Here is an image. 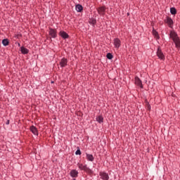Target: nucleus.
<instances>
[{
	"mask_svg": "<svg viewBox=\"0 0 180 180\" xmlns=\"http://www.w3.org/2000/svg\"><path fill=\"white\" fill-rule=\"evenodd\" d=\"M77 167L80 171H85L89 175H92L94 174V171L91 169L86 165H83L82 163H78Z\"/></svg>",
	"mask_w": 180,
	"mask_h": 180,
	"instance_id": "f257e3e1",
	"label": "nucleus"
},
{
	"mask_svg": "<svg viewBox=\"0 0 180 180\" xmlns=\"http://www.w3.org/2000/svg\"><path fill=\"white\" fill-rule=\"evenodd\" d=\"M97 12L98 15H101V16H105V14L106 13V7L105 6H101L97 8Z\"/></svg>",
	"mask_w": 180,
	"mask_h": 180,
	"instance_id": "f03ea898",
	"label": "nucleus"
},
{
	"mask_svg": "<svg viewBox=\"0 0 180 180\" xmlns=\"http://www.w3.org/2000/svg\"><path fill=\"white\" fill-rule=\"evenodd\" d=\"M157 56L160 60H162L164 61L165 60V56H164V53H162V51L161 50V48L158 47L157 51Z\"/></svg>",
	"mask_w": 180,
	"mask_h": 180,
	"instance_id": "7ed1b4c3",
	"label": "nucleus"
},
{
	"mask_svg": "<svg viewBox=\"0 0 180 180\" xmlns=\"http://www.w3.org/2000/svg\"><path fill=\"white\" fill-rule=\"evenodd\" d=\"M165 23L167 24V25L169 26V27H170L171 29H172V26H174V20H172V18H171V17L167 16L166 18V20H165Z\"/></svg>",
	"mask_w": 180,
	"mask_h": 180,
	"instance_id": "20e7f679",
	"label": "nucleus"
},
{
	"mask_svg": "<svg viewBox=\"0 0 180 180\" xmlns=\"http://www.w3.org/2000/svg\"><path fill=\"white\" fill-rule=\"evenodd\" d=\"M49 33L52 39H56L57 37V30L49 27Z\"/></svg>",
	"mask_w": 180,
	"mask_h": 180,
	"instance_id": "39448f33",
	"label": "nucleus"
},
{
	"mask_svg": "<svg viewBox=\"0 0 180 180\" xmlns=\"http://www.w3.org/2000/svg\"><path fill=\"white\" fill-rule=\"evenodd\" d=\"M99 175L101 176V179L103 180H109V174L105 172H100Z\"/></svg>",
	"mask_w": 180,
	"mask_h": 180,
	"instance_id": "423d86ee",
	"label": "nucleus"
},
{
	"mask_svg": "<svg viewBox=\"0 0 180 180\" xmlns=\"http://www.w3.org/2000/svg\"><path fill=\"white\" fill-rule=\"evenodd\" d=\"M113 41L115 49H119L122 46V41L119 38H115Z\"/></svg>",
	"mask_w": 180,
	"mask_h": 180,
	"instance_id": "0eeeda50",
	"label": "nucleus"
},
{
	"mask_svg": "<svg viewBox=\"0 0 180 180\" xmlns=\"http://www.w3.org/2000/svg\"><path fill=\"white\" fill-rule=\"evenodd\" d=\"M68 64V60L65 58H63L60 61L59 65H60L61 68H64Z\"/></svg>",
	"mask_w": 180,
	"mask_h": 180,
	"instance_id": "6e6552de",
	"label": "nucleus"
},
{
	"mask_svg": "<svg viewBox=\"0 0 180 180\" xmlns=\"http://www.w3.org/2000/svg\"><path fill=\"white\" fill-rule=\"evenodd\" d=\"M59 36L63 39V40H65L67 39H70V35H68V33H66L65 31H60L59 32Z\"/></svg>",
	"mask_w": 180,
	"mask_h": 180,
	"instance_id": "1a4fd4ad",
	"label": "nucleus"
},
{
	"mask_svg": "<svg viewBox=\"0 0 180 180\" xmlns=\"http://www.w3.org/2000/svg\"><path fill=\"white\" fill-rule=\"evenodd\" d=\"M135 84L138 86H140L141 89L143 88V82H141V79L139 77H135Z\"/></svg>",
	"mask_w": 180,
	"mask_h": 180,
	"instance_id": "9d476101",
	"label": "nucleus"
},
{
	"mask_svg": "<svg viewBox=\"0 0 180 180\" xmlns=\"http://www.w3.org/2000/svg\"><path fill=\"white\" fill-rule=\"evenodd\" d=\"M170 39H172V40H176V39H179V37H178V34L176 32L171 31L169 34Z\"/></svg>",
	"mask_w": 180,
	"mask_h": 180,
	"instance_id": "9b49d317",
	"label": "nucleus"
},
{
	"mask_svg": "<svg viewBox=\"0 0 180 180\" xmlns=\"http://www.w3.org/2000/svg\"><path fill=\"white\" fill-rule=\"evenodd\" d=\"M30 131H32V134H34V136H39L37 128H36V127H34V125L30 127Z\"/></svg>",
	"mask_w": 180,
	"mask_h": 180,
	"instance_id": "f8f14e48",
	"label": "nucleus"
},
{
	"mask_svg": "<svg viewBox=\"0 0 180 180\" xmlns=\"http://www.w3.org/2000/svg\"><path fill=\"white\" fill-rule=\"evenodd\" d=\"M70 175L72 178H78V171L76 169H72L70 172Z\"/></svg>",
	"mask_w": 180,
	"mask_h": 180,
	"instance_id": "ddd939ff",
	"label": "nucleus"
},
{
	"mask_svg": "<svg viewBox=\"0 0 180 180\" xmlns=\"http://www.w3.org/2000/svg\"><path fill=\"white\" fill-rule=\"evenodd\" d=\"M20 51L24 55L29 54V49H27V48H25V46L20 47Z\"/></svg>",
	"mask_w": 180,
	"mask_h": 180,
	"instance_id": "4468645a",
	"label": "nucleus"
},
{
	"mask_svg": "<svg viewBox=\"0 0 180 180\" xmlns=\"http://www.w3.org/2000/svg\"><path fill=\"white\" fill-rule=\"evenodd\" d=\"M75 9L77 12H82V11H84V7L81 4H77L75 6Z\"/></svg>",
	"mask_w": 180,
	"mask_h": 180,
	"instance_id": "2eb2a0df",
	"label": "nucleus"
},
{
	"mask_svg": "<svg viewBox=\"0 0 180 180\" xmlns=\"http://www.w3.org/2000/svg\"><path fill=\"white\" fill-rule=\"evenodd\" d=\"M173 41H174L175 46H176V49H180V39H179V38H177V39L173 40Z\"/></svg>",
	"mask_w": 180,
	"mask_h": 180,
	"instance_id": "dca6fc26",
	"label": "nucleus"
},
{
	"mask_svg": "<svg viewBox=\"0 0 180 180\" xmlns=\"http://www.w3.org/2000/svg\"><path fill=\"white\" fill-rule=\"evenodd\" d=\"M89 25H92L94 27H95V25H96V19L95 18H90L89 20Z\"/></svg>",
	"mask_w": 180,
	"mask_h": 180,
	"instance_id": "f3484780",
	"label": "nucleus"
},
{
	"mask_svg": "<svg viewBox=\"0 0 180 180\" xmlns=\"http://www.w3.org/2000/svg\"><path fill=\"white\" fill-rule=\"evenodd\" d=\"M86 160L88 161H91L92 162V161H94V160H95V158H94L93 155L86 153Z\"/></svg>",
	"mask_w": 180,
	"mask_h": 180,
	"instance_id": "a211bd4d",
	"label": "nucleus"
},
{
	"mask_svg": "<svg viewBox=\"0 0 180 180\" xmlns=\"http://www.w3.org/2000/svg\"><path fill=\"white\" fill-rule=\"evenodd\" d=\"M3 46L6 47V46H9V39H4L1 41Z\"/></svg>",
	"mask_w": 180,
	"mask_h": 180,
	"instance_id": "6ab92c4d",
	"label": "nucleus"
},
{
	"mask_svg": "<svg viewBox=\"0 0 180 180\" xmlns=\"http://www.w3.org/2000/svg\"><path fill=\"white\" fill-rule=\"evenodd\" d=\"M152 33L153 36L156 37V39H160V35L158 34V32H157V30H155L154 28L153 29Z\"/></svg>",
	"mask_w": 180,
	"mask_h": 180,
	"instance_id": "aec40b11",
	"label": "nucleus"
},
{
	"mask_svg": "<svg viewBox=\"0 0 180 180\" xmlns=\"http://www.w3.org/2000/svg\"><path fill=\"white\" fill-rule=\"evenodd\" d=\"M96 121L98 122L100 124H101V123H103V116H102V115H98V116L96 117Z\"/></svg>",
	"mask_w": 180,
	"mask_h": 180,
	"instance_id": "412c9836",
	"label": "nucleus"
},
{
	"mask_svg": "<svg viewBox=\"0 0 180 180\" xmlns=\"http://www.w3.org/2000/svg\"><path fill=\"white\" fill-rule=\"evenodd\" d=\"M170 13L172 15H175L176 13V8H175V7L170 8Z\"/></svg>",
	"mask_w": 180,
	"mask_h": 180,
	"instance_id": "4be33fe9",
	"label": "nucleus"
},
{
	"mask_svg": "<svg viewBox=\"0 0 180 180\" xmlns=\"http://www.w3.org/2000/svg\"><path fill=\"white\" fill-rule=\"evenodd\" d=\"M106 57L108 60H112V58H113V55L111 53H108Z\"/></svg>",
	"mask_w": 180,
	"mask_h": 180,
	"instance_id": "5701e85b",
	"label": "nucleus"
},
{
	"mask_svg": "<svg viewBox=\"0 0 180 180\" xmlns=\"http://www.w3.org/2000/svg\"><path fill=\"white\" fill-rule=\"evenodd\" d=\"M76 155H81V149H79V147L77 148V150L75 152Z\"/></svg>",
	"mask_w": 180,
	"mask_h": 180,
	"instance_id": "b1692460",
	"label": "nucleus"
},
{
	"mask_svg": "<svg viewBox=\"0 0 180 180\" xmlns=\"http://www.w3.org/2000/svg\"><path fill=\"white\" fill-rule=\"evenodd\" d=\"M146 105L148 106V110H151V105H150V103H148V101H146Z\"/></svg>",
	"mask_w": 180,
	"mask_h": 180,
	"instance_id": "393cba45",
	"label": "nucleus"
},
{
	"mask_svg": "<svg viewBox=\"0 0 180 180\" xmlns=\"http://www.w3.org/2000/svg\"><path fill=\"white\" fill-rule=\"evenodd\" d=\"M9 123H10V121H9V120H8L6 122V124H9Z\"/></svg>",
	"mask_w": 180,
	"mask_h": 180,
	"instance_id": "a878e982",
	"label": "nucleus"
},
{
	"mask_svg": "<svg viewBox=\"0 0 180 180\" xmlns=\"http://www.w3.org/2000/svg\"><path fill=\"white\" fill-rule=\"evenodd\" d=\"M18 47H20V43H18Z\"/></svg>",
	"mask_w": 180,
	"mask_h": 180,
	"instance_id": "bb28decb",
	"label": "nucleus"
},
{
	"mask_svg": "<svg viewBox=\"0 0 180 180\" xmlns=\"http://www.w3.org/2000/svg\"><path fill=\"white\" fill-rule=\"evenodd\" d=\"M129 15H130V13H127V16H129Z\"/></svg>",
	"mask_w": 180,
	"mask_h": 180,
	"instance_id": "cd10ccee",
	"label": "nucleus"
}]
</instances>
